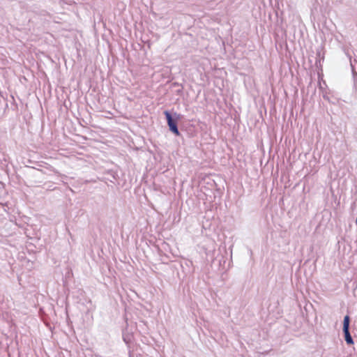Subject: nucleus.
<instances>
[{"label": "nucleus", "instance_id": "nucleus-1", "mask_svg": "<svg viewBox=\"0 0 357 357\" xmlns=\"http://www.w3.org/2000/svg\"><path fill=\"white\" fill-rule=\"evenodd\" d=\"M169 130L176 136H180L181 132L178 128V121L181 119V114L175 112L174 115L168 110L164 112Z\"/></svg>", "mask_w": 357, "mask_h": 357}, {"label": "nucleus", "instance_id": "nucleus-2", "mask_svg": "<svg viewBox=\"0 0 357 357\" xmlns=\"http://www.w3.org/2000/svg\"><path fill=\"white\" fill-rule=\"evenodd\" d=\"M349 324H350V317L349 315H346L344 317L343 319V327H342V331L344 333V337L346 343L348 345H352L354 344V340L351 335L350 331H349Z\"/></svg>", "mask_w": 357, "mask_h": 357}, {"label": "nucleus", "instance_id": "nucleus-3", "mask_svg": "<svg viewBox=\"0 0 357 357\" xmlns=\"http://www.w3.org/2000/svg\"><path fill=\"white\" fill-rule=\"evenodd\" d=\"M344 52L347 57L349 60L350 66H351V69L352 77L354 79V84L356 86V84H357V71L356 70V65L357 64V60L356 59H352V56L350 54L348 50L344 49Z\"/></svg>", "mask_w": 357, "mask_h": 357}, {"label": "nucleus", "instance_id": "nucleus-4", "mask_svg": "<svg viewBox=\"0 0 357 357\" xmlns=\"http://www.w3.org/2000/svg\"><path fill=\"white\" fill-rule=\"evenodd\" d=\"M117 174L113 170H109L105 173V179L112 183H114V181L117 180Z\"/></svg>", "mask_w": 357, "mask_h": 357}, {"label": "nucleus", "instance_id": "nucleus-5", "mask_svg": "<svg viewBox=\"0 0 357 357\" xmlns=\"http://www.w3.org/2000/svg\"><path fill=\"white\" fill-rule=\"evenodd\" d=\"M316 54H317V58H316L315 64L317 66H318L319 65L321 66V60H324V55L321 54V52L320 51H317Z\"/></svg>", "mask_w": 357, "mask_h": 357}, {"label": "nucleus", "instance_id": "nucleus-6", "mask_svg": "<svg viewBox=\"0 0 357 357\" xmlns=\"http://www.w3.org/2000/svg\"><path fill=\"white\" fill-rule=\"evenodd\" d=\"M123 340H124L126 343H128V342L126 337H123Z\"/></svg>", "mask_w": 357, "mask_h": 357}, {"label": "nucleus", "instance_id": "nucleus-7", "mask_svg": "<svg viewBox=\"0 0 357 357\" xmlns=\"http://www.w3.org/2000/svg\"><path fill=\"white\" fill-rule=\"evenodd\" d=\"M356 225H357V217H356Z\"/></svg>", "mask_w": 357, "mask_h": 357}]
</instances>
